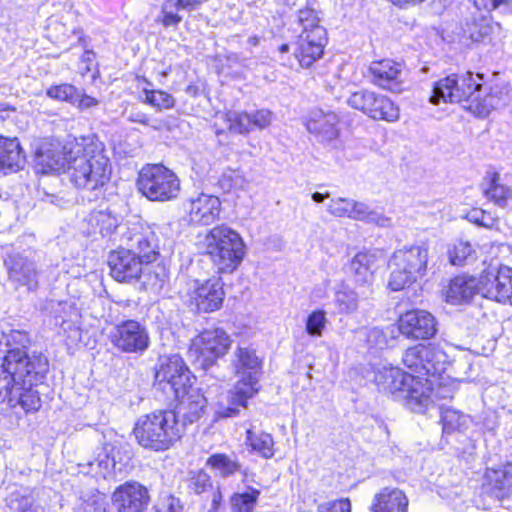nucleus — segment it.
<instances>
[{
	"label": "nucleus",
	"mask_w": 512,
	"mask_h": 512,
	"mask_svg": "<svg viewBox=\"0 0 512 512\" xmlns=\"http://www.w3.org/2000/svg\"><path fill=\"white\" fill-rule=\"evenodd\" d=\"M232 340L222 328L206 329L192 342L191 350L202 359L203 367L212 365L230 349Z\"/></svg>",
	"instance_id": "17"
},
{
	"label": "nucleus",
	"mask_w": 512,
	"mask_h": 512,
	"mask_svg": "<svg viewBox=\"0 0 512 512\" xmlns=\"http://www.w3.org/2000/svg\"><path fill=\"white\" fill-rule=\"evenodd\" d=\"M466 218L471 222L478 226L493 229L497 225V219L493 217L490 213L482 209H473L471 210Z\"/></svg>",
	"instance_id": "54"
},
{
	"label": "nucleus",
	"mask_w": 512,
	"mask_h": 512,
	"mask_svg": "<svg viewBox=\"0 0 512 512\" xmlns=\"http://www.w3.org/2000/svg\"><path fill=\"white\" fill-rule=\"evenodd\" d=\"M144 102L161 111L175 105L174 97L162 90H144Z\"/></svg>",
	"instance_id": "43"
},
{
	"label": "nucleus",
	"mask_w": 512,
	"mask_h": 512,
	"mask_svg": "<svg viewBox=\"0 0 512 512\" xmlns=\"http://www.w3.org/2000/svg\"><path fill=\"white\" fill-rule=\"evenodd\" d=\"M352 215L350 219L375 224L380 227H389L392 224L391 218L382 212L371 208L368 204L360 201H353Z\"/></svg>",
	"instance_id": "33"
},
{
	"label": "nucleus",
	"mask_w": 512,
	"mask_h": 512,
	"mask_svg": "<svg viewBox=\"0 0 512 512\" xmlns=\"http://www.w3.org/2000/svg\"><path fill=\"white\" fill-rule=\"evenodd\" d=\"M218 386L210 387L208 390V395H204L201 389L197 387H193L189 385L185 390H183L179 395H173L178 403L176 405V410H173L176 413L177 418L182 417L183 423H193L199 420L205 412V408L209 400H211V405L215 410V404L219 399H221V395H225L221 393L217 396V400L213 402L212 394L218 391ZM214 413H216L214 411ZM217 418H221L217 414H215Z\"/></svg>",
	"instance_id": "16"
},
{
	"label": "nucleus",
	"mask_w": 512,
	"mask_h": 512,
	"mask_svg": "<svg viewBox=\"0 0 512 512\" xmlns=\"http://www.w3.org/2000/svg\"><path fill=\"white\" fill-rule=\"evenodd\" d=\"M484 194L499 206H504L510 196V189L499 183V174L494 173L489 185L484 188Z\"/></svg>",
	"instance_id": "42"
},
{
	"label": "nucleus",
	"mask_w": 512,
	"mask_h": 512,
	"mask_svg": "<svg viewBox=\"0 0 512 512\" xmlns=\"http://www.w3.org/2000/svg\"><path fill=\"white\" fill-rule=\"evenodd\" d=\"M8 270V279L16 288L27 291L37 289L40 270L35 261V253L31 250L11 251L4 260Z\"/></svg>",
	"instance_id": "12"
},
{
	"label": "nucleus",
	"mask_w": 512,
	"mask_h": 512,
	"mask_svg": "<svg viewBox=\"0 0 512 512\" xmlns=\"http://www.w3.org/2000/svg\"><path fill=\"white\" fill-rule=\"evenodd\" d=\"M121 217L115 214L110 208L92 211L87 222L91 226V233H99L102 236L112 234L118 227Z\"/></svg>",
	"instance_id": "32"
},
{
	"label": "nucleus",
	"mask_w": 512,
	"mask_h": 512,
	"mask_svg": "<svg viewBox=\"0 0 512 512\" xmlns=\"http://www.w3.org/2000/svg\"><path fill=\"white\" fill-rule=\"evenodd\" d=\"M260 491L249 488L243 493H235L231 496L230 504L233 512H253L259 498Z\"/></svg>",
	"instance_id": "39"
},
{
	"label": "nucleus",
	"mask_w": 512,
	"mask_h": 512,
	"mask_svg": "<svg viewBox=\"0 0 512 512\" xmlns=\"http://www.w3.org/2000/svg\"><path fill=\"white\" fill-rule=\"evenodd\" d=\"M64 155L70 183L98 197L112 173L104 144L95 135L69 138L64 145Z\"/></svg>",
	"instance_id": "2"
},
{
	"label": "nucleus",
	"mask_w": 512,
	"mask_h": 512,
	"mask_svg": "<svg viewBox=\"0 0 512 512\" xmlns=\"http://www.w3.org/2000/svg\"><path fill=\"white\" fill-rule=\"evenodd\" d=\"M128 120L133 123H139L146 126H152L150 124V118L146 113L143 112H131L128 116Z\"/></svg>",
	"instance_id": "62"
},
{
	"label": "nucleus",
	"mask_w": 512,
	"mask_h": 512,
	"mask_svg": "<svg viewBox=\"0 0 512 512\" xmlns=\"http://www.w3.org/2000/svg\"><path fill=\"white\" fill-rule=\"evenodd\" d=\"M471 418L452 408L441 409V423L443 432L450 434L456 431L462 432L469 427Z\"/></svg>",
	"instance_id": "34"
},
{
	"label": "nucleus",
	"mask_w": 512,
	"mask_h": 512,
	"mask_svg": "<svg viewBox=\"0 0 512 512\" xmlns=\"http://www.w3.org/2000/svg\"><path fill=\"white\" fill-rule=\"evenodd\" d=\"M53 312L55 325L60 326L64 331L71 330L78 318L77 309L67 302H58Z\"/></svg>",
	"instance_id": "41"
},
{
	"label": "nucleus",
	"mask_w": 512,
	"mask_h": 512,
	"mask_svg": "<svg viewBox=\"0 0 512 512\" xmlns=\"http://www.w3.org/2000/svg\"><path fill=\"white\" fill-rule=\"evenodd\" d=\"M364 335L370 348L384 349L388 345V334L381 328H368L365 330Z\"/></svg>",
	"instance_id": "52"
},
{
	"label": "nucleus",
	"mask_w": 512,
	"mask_h": 512,
	"mask_svg": "<svg viewBox=\"0 0 512 512\" xmlns=\"http://www.w3.org/2000/svg\"><path fill=\"white\" fill-rule=\"evenodd\" d=\"M334 302L341 313L351 314L358 309V294L343 284L335 292Z\"/></svg>",
	"instance_id": "40"
},
{
	"label": "nucleus",
	"mask_w": 512,
	"mask_h": 512,
	"mask_svg": "<svg viewBox=\"0 0 512 512\" xmlns=\"http://www.w3.org/2000/svg\"><path fill=\"white\" fill-rule=\"evenodd\" d=\"M379 259L380 254L371 251L359 252L352 258L349 273L357 285L367 287L372 285Z\"/></svg>",
	"instance_id": "27"
},
{
	"label": "nucleus",
	"mask_w": 512,
	"mask_h": 512,
	"mask_svg": "<svg viewBox=\"0 0 512 512\" xmlns=\"http://www.w3.org/2000/svg\"><path fill=\"white\" fill-rule=\"evenodd\" d=\"M483 80L484 76L480 73L449 75L434 84L430 102L434 105L464 102L465 109L478 117H487L505 103L506 94L497 86L489 89L484 87Z\"/></svg>",
	"instance_id": "3"
},
{
	"label": "nucleus",
	"mask_w": 512,
	"mask_h": 512,
	"mask_svg": "<svg viewBox=\"0 0 512 512\" xmlns=\"http://www.w3.org/2000/svg\"><path fill=\"white\" fill-rule=\"evenodd\" d=\"M482 492L503 506H510L512 504V463L486 468Z\"/></svg>",
	"instance_id": "18"
},
{
	"label": "nucleus",
	"mask_w": 512,
	"mask_h": 512,
	"mask_svg": "<svg viewBox=\"0 0 512 512\" xmlns=\"http://www.w3.org/2000/svg\"><path fill=\"white\" fill-rule=\"evenodd\" d=\"M128 240V248L112 251L108 257L111 276L119 282L138 279L159 254L157 236L150 229L135 232Z\"/></svg>",
	"instance_id": "5"
},
{
	"label": "nucleus",
	"mask_w": 512,
	"mask_h": 512,
	"mask_svg": "<svg viewBox=\"0 0 512 512\" xmlns=\"http://www.w3.org/2000/svg\"><path fill=\"white\" fill-rule=\"evenodd\" d=\"M48 359L42 353L27 354L19 349L7 350L0 357V403H6L19 379L25 383L48 371Z\"/></svg>",
	"instance_id": "7"
},
{
	"label": "nucleus",
	"mask_w": 512,
	"mask_h": 512,
	"mask_svg": "<svg viewBox=\"0 0 512 512\" xmlns=\"http://www.w3.org/2000/svg\"><path fill=\"white\" fill-rule=\"evenodd\" d=\"M182 10V5L177 0H166L161 7L159 21L165 26H176L182 21V17L177 13Z\"/></svg>",
	"instance_id": "44"
},
{
	"label": "nucleus",
	"mask_w": 512,
	"mask_h": 512,
	"mask_svg": "<svg viewBox=\"0 0 512 512\" xmlns=\"http://www.w3.org/2000/svg\"><path fill=\"white\" fill-rule=\"evenodd\" d=\"M399 332L408 339L425 340L432 338L436 329L435 317L426 310H410L400 316Z\"/></svg>",
	"instance_id": "21"
},
{
	"label": "nucleus",
	"mask_w": 512,
	"mask_h": 512,
	"mask_svg": "<svg viewBox=\"0 0 512 512\" xmlns=\"http://www.w3.org/2000/svg\"><path fill=\"white\" fill-rule=\"evenodd\" d=\"M473 249L469 242L459 241L449 250V259L453 265H462L465 260L472 256Z\"/></svg>",
	"instance_id": "51"
},
{
	"label": "nucleus",
	"mask_w": 512,
	"mask_h": 512,
	"mask_svg": "<svg viewBox=\"0 0 512 512\" xmlns=\"http://www.w3.org/2000/svg\"><path fill=\"white\" fill-rule=\"evenodd\" d=\"M427 357L425 358L424 376L440 375L446 369L448 363V355L439 346L434 344L427 345Z\"/></svg>",
	"instance_id": "35"
},
{
	"label": "nucleus",
	"mask_w": 512,
	"mask_h": 512,
	"mask_svg": "<svg viewBox=\"0 0 512 512\" xmlns=\"http://www.w3.org/2000/svg\"><path fill=\"white\" fill-rule=\"evenodd\" d=\"M347 104L373 120L395 122L399 119V108L387 96L368 89L350 94Z\"/></svg>",
	"instance_id": "11"
},
{
	"label": "nucleus",
	"mask_w": 512,
	"mask_h": 512,
	"mask_svg": "<svg viewBox=\"0 0 512 512\" xmlns=\"http://www.w3.org/2000/svg\"><path fill=\"white\" fill-rule=\"evenodd\" d=\"M368 72L374 85L392 92L401 91V63L392 59L373 61Z\"/></svg>",
	"instance_id": "25"
},
{
	"label": "nucleus",
	"mask_w": 512,
	"mask_h": 512,
	"mask_svg": "<svg viewBox=\"0 0 512 512\" xmlns=\"http://www.w3.org/2000/svg\"><path fill=\"white\" fill-rule=\"evenodd\" d=\"M83 512H106L105 499L102 495H92L81 506Z\"/></svg>",
	"instance_id": "58"
},
{
	"label": "nucleus",
	"mask_w": 512,
	"mask_h": 512,
	"mask_svg": "<svg viewBox=\"0 0 512 512\" xmlns=\"http://www.w3.org/2000/svg\"><path fill=\"white\" fill-rule=\"evenodd\" d=\"M206 463L221 477H230L236 472H241V464L223 453L212 454Z\"/></svg>",
	"instance_id": "37"
},
{
	"label": "nucleus",
	"mask_w": 512,
	"mask_h": 512,
	"mask_svg": "<svg viewBox=\"0 0 512 512\" xmlns=\"http://www.w3.org/2000/svg\"><path fill=\"white\" fill-rule=\"evenodd\" d=\"M138 190L151 201H170L180 193L177 175L163 165H147L139 173Z\"/></svg>",
	"instance_id": "10"
},
{
	"label": "nucleus",
	"mask_w": 512,
	"mask_h": 512,
	"mask_svg": "<svg viewBox=\"0 0 512 512\" xmlns=\"http://www.w3.org/2000/svg\"><path fill=\"white\" fill-rule=\"evenodd\" d=\"M296 25L298 28H295V30L299 31V34L313 35L314 31L318 29L326 30L320 25L319 13L309 7L299 10Z\"/></svg>",
	"instance_id": "38"
},
{
	"label": "nucleus",
	"mask_w": 512,
	"mask_h": 512,
	"mask_svg": "<svg viewBox=\"0 0 512 512\" xmlns=\"http://www.w3.org/2000/svg\"><path fill=\"white\" fill-rule=\"evenodd\" d=\"M275 120V114L269 109H258L252 112L229 111L226 113V121L231 132L237 134H249L254 130H265Z\"/></svg>",
	"instance_id": "22"
},
{
	"label": "nucleus",
	"mask_w": 512,
	"mask_h": 512,
	"mask_svg": "<svg viewBox=\"0 0 512 512\" xmlns=\"http://www.w3.org/2000/svg\"><path fill=\"white\" fill-rule=\"evenodd\" d=\"M339 115L330 109H313L310 111L306 128L323 143H330L336 140L340 134Z\"/></svg>",
	"instance_id": "24"
},
{
	"label": "nucleus",
	"mask_w": 512,
	"mask_h": 512,
	"mask_svg": "<svg viewBox=\"0 0 512 512\" xmlns=\"http://www.w3.org/2000/svg\"><path fill=\"white\" fill-rule=\"evenodd\" d=\"M47 95L50 98L67 101L73 104V101L77 99V89L70 84H61L50 87L47 90Z\"/></svg>",
	"instance_id": "53"
},
{
	"label": "nucleus",
	"mask_w": 512,
	"mask_h": 512,
	"mask_svg": "<svg viewBox=\"0 0 512 512\" xmlns=\"http://www.w3.org/2000/svg\"><path fill=\"white\" fill-rule=\"evenodd\" d=\"M467 27L468 29L465 31V33H467L468 37L475 42L482 41L490 33L489 26L482 25L475 21L471 24H467Z\"/></svg>",
	"instance_id": "57"
},
{
	"label": "nucleus",
	"mask_w": 512,
	"mask_h": 512,
	"mask_svg": "<svg viewBox=\"0 0 512 512\" xmlns=\"http://www.w3.org/2000/svg\"><path fill=\"white\" fill-rule=\"evenodd\" d=\"M232 367L239 377L234 389L215 404V412L220 417H235L239 414V408L245 407L248 399L257 391L259 373L262 361L251 347H237L233 353Z\"/></svg>",
	"instance_id": "4"
},
{
	"label": "nucleus",
	"mask_w": 512,
	"mask_h": 512,
	"mask_svg": "<svg viewBox=\"0 0 512 512\" xmlns=\"http://www.w3.org/2000/svg\"><path fill=\"white\" fill-rule=\"evenodd\" d=\"M48 371H44L41 375L31 379V382L25 383L19 379L18 389L12 391V395L7 400V404L11 408L20 406L25 412H35L41 407V400L37 390L33 388L38 382H40Z\"/></svg>",
	"instance_id": "28"
},
{
	"label": "nucleus",
	"mask_w": 512,
	"mask_h": 512,
	"mask_svg": "<svg viewBox=\"0 0 512 512\" xmlns=\"http://www.w3.org/2000/svg\"><path fill=\"white\" fill-rule=\"evenodd\" d=\"M200 248L210 257L218 273H231L245 255V245L238 232L226 225L210 229L199 241Z\"/></svg>",
	"instance_id": "8"
},
{
	"label": "nucleus",
	"mask_w": 512,
	"mask_h": 512,
	"mask_svg": "<svg viewBox=\"0 0 512 512\" xmlns=\"http://www.w3.org/2000/svg\"><path fill=\"white\" fill-rule=\"evenodd\" d=\"M150 501L148 489L137 481H127L111 495L116 512H143Z\"/></svg>",
	"instance_id": "19"
},
{
	"label": "nucleus",
	"mask_w": 512,
	"mask_h": 512,
	"mask_svg": "<svg viewBox=\"0 0 512 512\" xmlns=\"http://www.w3.org/2000/svg\"><path fill=\"white\" fill-rule=\"evenodd\" d=\"M113 447L109 444L103 446L101 451L98 453L94 461L89 462L90 466L97 465L101 472L105 475L116 470V461L113 456H110V452Z\"/></svg>",
	"instance_id": "47"
},
{
	"label": "nucleus",
	"mask_w": 512,
	"mask_h": 512,
	"mask_svg": "<svg viewBox=\"0 0 512 512\" xmlns=\"http://www.w3.org/2000/svg\"><path fill=\"white\" fill-rule=\"evenodd\" d=\"M6 341V346L13 347L10 350L19 349L23 350L30 342L28 332L20 329H10L8 332L3 333Z\"/></svg>",
	"instance_id": "50"
},
{
	"label": "nucleus",
	"mask_w": 512,
	"mask_h": 512,
	"mask_svg": "<svg viewBox=\"0 0 512 512\" xmlns=\"http://www.w3.org/2000/svg\"><path fill=\"white\" fill-rule=\"evenodd\" d=\"M326 312L316 310L310 313L306 320V332L312 337H321L327 325Z\"/></svg>",
	"instance_id": "45"
},
{
	"label": "nucleus",
	"mask_w": 512,
	"mask_h": 512,
	"mask_svg": "<svg viewBox=\"0 0 512 512\" xmlns=\"http://www.w3.org/2000/svg\"><path fill=\"white\" fill-rule=\"evenodd\" d=\"M245 179L238 170L227 169L219 178L218 184L220 188L225 192L242 188L244 186Z\"/></svg>",
	"instance_id": "46"
},
{
	"label": "nucleus",
	"mask_w": 512,
	"mask_h": 512,
	"mask_svg": "<svg viewBox=\"0 0 512 512\" xmlns=\"http://www.w3.org/2000/svg\"><path fill=\"white\" fill-rule=\"evenodd\" d=\"M476 294H480L479 279L464 275L451 279L445 291L446 302L451 305L468 304Z\"/></svg>",
	"instance_id": "29"
},
{
	"label": "nucleus",
	"mask_w": 512,
	"mask_h": 512,
	"mask_svg": "<svg viewBox=\"0 0 512 512\" xmlns=\"http://www.w3.org/2000/svg\"><path fill=\"white\" fill-rule=\"evenodd\" d=\"M326 43V30L318 29L313 35L299 34L293 44V54L302 68H309L322 57Z\"/></svg>",
	"instance_id": "23"
},
{
	"label": "nucleus",
	"mask_w": 512,
	"mask_h": 512,
	"mask_svg": "<svg viewBox=\"0 0 512 512\" xmlns=\"http://www.w3.org/2000/svg\"><path fill=\"white\" fill-rule=\"evenodd\" d=\"M10 512H36L31 496L21 495L19 492L11 493L7 499Z\"/></svg>",
	"instance_id": "48"
},
{
	"label": "nucleus",
	"mask_w": 512,
	"mask_h": 512,
	"mask_svg": "<svg viewBox=\"0 0 512 512\" xmlns=\"http://www.w3.org/2000/svg\"><path fill=\"white\" fill-rule=\"evenodd\" d=\"M155 383L167 395H179L191 385L190 371L179 355L162 357L155 373Z\"/></svg>",
	"instance_id": "13"
},
{
	"label": "nucleus",
	"mask_w": 512,
	"mask_h": 512,
	"mask_svg": "<svg viewBox=\"0 0 512 512\" xmlns=\"http://www.w3.org/2000/svg\"><path fill=\"white\" fill-rule=\"evenodd\" d=\"M184 209L191 225H210L219 219L221 201L217 196L202 192L191 196L184 203Z\"/></svg>",
	"instance_id": "20"
},
{
	"label": "nucleus",
	"mask_w": 512,
	"mask_h": 512,
	"mask_svg": "<svg viewBox=\"0 0 512 512\" xmlns=\"http://www.w3.org/2000/svg\"><path fill=\"white\" fill-rule=\"evenodd\" d=\"M329 193L315 192L312 194V200L317 203H322L325 199L329 198Z\"/></svg>",
	"instance_id": "64"
},
{
	"label": "nucleus",
	"mask_w": 512,
	"mask_h": 512,
	"mask_svg": "<svg viewBox=\"0 0 512 512\" xmlns=\"http://www.w3.org/2000/svg\"><path fill=\"white\" fill-rule=\"evenodd\" d=\"M109 337L113 346L124 353L141 355L150 346V336L147 327L132 319L115 325Z\"/></svg>",
	"instance_id": "14"
},
{
	"label": "nucleus",
	"mask_w": 512,
	"mask_h": 512,
	"mask_svg": "<svg viewBox=\"0 0 512 512\" xmlns=\"http://www.w3.org/2000/svg\"><path fill=\"white\" fill-rule=\"evenodd\" d=\"M26 157L17 138L0 136V172L7 174L24 168Z\"/></svg>",
	"instance_id": "31"
},
{
	"label": "nucleus",
	"mask_w": 512,
	"mask_h": 512,
	"mask_svg": "<svg viewBox=\"0 0 512 512\" xmlns=\"http://www.w3.org/2000/svg\"><path fill=\"white\" fill-rule=\"evenodd\" d=\"M427 345L417 344L408 348L403 354V363L412 372L419 374L413 376L405 373L398 367L383 365L375 372L374 381L377 386L403 400L405 406L412 412L424 414L434 408L432 389L428 380H423Z\"/></svg>",
	"instance_id": "1"
},
{
	"label": "nucleus",
	"mask_w": 512,
	"mask_h": 512,
	"mask_svg": "<svg viewBox=\"0 0 512 512\" xmlns=\"http://www.w3.org/2000/svg\"><path fill=\"white\" fill-rule=\"evenodd\" d=\"M133 433L140 446L153 451H165L174 445L184 433L173 410H158L141 416L135 423Z\"/></svg>",
	"instance_id": "6"
},
{
	"label": "nucleus",
	"mask_w": 512,
	"mask_h": 512,
	"mask_svg": "<svg viewBox=\"0 0 512 512\" xmlns=\"http://www.w3.org/2000/svg\"><path fill=\"white\" fill-rule=\"evenodd\" d=\"M428 247L413 245L395 251L390 260L391 274L388 286L400 291L422 279L427 272Z\"/></svg>",
	"instance_id": "9"
},
{
	"label": "nucleus",
	"mask_w": 512,
	"mask_h": 512,
	"mask_svg": "<svg viewBox=\"0 0 512 512\" xmlns=\"http://www.w3.org/2000/svg\"><path fill=\"white\" fill-rule=\"evenodd\" d=\"M316 512H351V503L347 498L324 502L318 505Z\"/></svg>",
	"instance_id": "56"
},
{
	"label": "nucleus",
	"mask_w": 512,
	"mask_h": 512,
	"mask_svg": "<svg viewBox=\"0 0 512 512\" xmlns=\"http://www.w3.org/2000/svg\"><path fill=\"white\" fill-rule=\"evenodd\" d=\"M354 199H348V198H334L331 199V201L327 205V211L339 218L347 217L350 218V215H352V206H353Z\"/></svg>",
	"instance_id": "49"
},
{
	"label": "nucleus",
	"mask_w": 512,
	"mask_h": 512,
	"mask_svg": "<svg viewBox=\"0 0 512 512\" xmlns=\"http://www.w3.org/2000/svg\"><path fill=\"white\" fill-rule=\"evenodd\" d=\"M74 105H77L80 109H88L98 104V101L88 95L82 94L77 90V99L73 101Z\"/></svg>",
	"instance_id": "60"
},
{
	"label": "nucleus",
	"mask_w": 512,
	"mask_h": 512,
	"mask_svg": "<svg viewBox=\"0 0 512 512\" xmlns=\"http://www.w3.org/2000/svg\"><path fill=\"white\" fill-rule=\"evenodd\" d=\"M480 294L490 300L512 305V268L490 267L479 278Z\"/></svg>",
	"instance_id": "15"
},
{
	"label": "nucleus",
	"mask_w": 512,
	"mask_h": 512,
	"mask_svg": "<svg viewBox=\"0 0 512 512\" xmlns=\"http://www.w3.org/2000/svg\"><path fill=\"white\" fill-rule=\"evenodd\" d=\"M212 487V482L210 476L203 472L199 471L190 479L189 488L196 494H201Z\"/></svg>",
	"instance_id": "55"
},
{
	"label": "nucleus",
	"mask_w": 512,
	"mask_h": 512,
	"mask_svg": "<svg viewBox=\"0 0 512 512\" xmlns=\"http://www.w3.org/2000/svg\"><path fill=\"white\" fill-rule=\"evenodd\" d=\"M394 5H398L400 7L408 6V5H416L424 2L425 0H390Z\"/></svg>",
	"instance_id": "63"
},
{
	"label": "nucleus",
	"mask_w": 512,
	"mask_h": 512,
	"mask_svg": "<svg viewBox=\"0 0 512 512\" xmlns=\"http://www.w3.org/2000/svg\"><path fill=\"white\" fill-rule=\"evenodd\" d=\"M246 443L252 451L263 458H271L274 455V441L270 434L265 432L254 433L248 429L246 432Z\"/></svg>",
	"instance_id": "36"
},
{
	"label": "nucleus",
	"mask_w": 512,
	"mask_h": 512,
	"mask_svg": "<svg viewBox=\"0 0 512 512\" xmlns=\"http://www.w3.org/2000/svg\"><path fill=\"white\" fill-rule=\"evenodd\" d=\"M409 500L396 487H384L373 497L371 512H408Z\"/></svg>",
	"instance_id": "30"
},
{
	"label": "nucleus",
	"mask_w": 512,
	"mask_h": 512,
	"mask_svg": "<svg viewBox=\"0 0 512 512\" xmlns=\"http://www.w3.org/2000/svg\"><path fill=\"white\" fill-rule=\"evenodd\" d=\"M477 5L483 6L485 9H496L501 5H509L512 4V0H475Z\"/></svg>",
	"instance_id": "61"
},
{
	"label": "nucleus",
	"mask_w": 512,
	"mask_h": 512,
	"mask_svg": "<svg viewBox=\"0 0 512 512\" xmlns=\"http://www.w3.org/2000/svg\"><path fill=\"white\" fill-rule=\"evenodd\" d=\"M162 512H184V505L179 498L170 495L165 500Z\"/></svg>",
	"instance_id": "59"
},
{
	"label": "nucleus",
	"mask_w": 512,
	"mask_h": 512,
	"mask_svg": "<svg viewBox=\"0 0 512 512\" xmlns=\"http://www.w3.org/2000/svg\"><path fill=\"white\" fill-rule=\"evenodd\" d=\"M224 296L223 283L219 278H213L203 283L197 282L191 299L199 312L209 313L222 306Z\"/></svg>",
	"instance_id": "26"
}]
</instances>
